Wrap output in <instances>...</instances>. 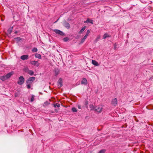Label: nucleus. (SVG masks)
Returning <instances> with one entry per match:
<instances>
[{
	"mask_svg": "<svg viewBox=\"0 0 153 153\" xmlns=\"http://www.w3.org/2000/svg\"><path fill=\"white\" fill-rule=\"evenodd\" d=\"M25 80L24 77L22 76H21L19 77L17 83L19 85H22L24 83Z\"/></svg>",
	"mask_w": 153,
	"mask_h": 153,
	"instance_id": "f03ea898",
	"label": "nucleus"
},
{
	"mask_svg": "<svg viewBox=\"0 0 153 153\" xmlns=\"http://www.w3.org/2000/svg\"><path fill=\"white\" fill-rule=\"evenodd\" d=\"M117 102V99L116 98H115L114 99L112 100L111 101V104L114 105V106H116Z\"/></svg>",
	"mask_w": 153,
	"mask_h": 153,
	"instance_id": "6e6552de",
	"label": "nucleus"
},
{
	"mask_svg": "<svg viewBox=\"0 0 153 153\" xmlns=\"http://www.w3.org/2000/svg\"><path fill=\"white\" fill-rule=\"evenodd\" d=\"M54 71L55 74V75L56 76L59 73V70L58 69H55L54 70Z\"/></svg>",
	"mask_w": 153,
	"mask_h": 153,
	"instance_id": "a211bd4d",
	"label": "nucleus"
},
{
	"mask_svg": "<svg viewBox=\"0 0 153 153\" xmlns=\"http://www.w3.org/2000/svg\"><path fill=\"white\" fill-rule=\"evenodd\" d=\"M29 56L28 55H23L20 58L21 59L23 60H26L28 59V58Z\"/></svg>",
	"mask_w": 153,
	"mask_h": 153,
	"instance_id": "1a4fd4ad",
	"label": "nucleus"
},
{
	"mask_svg": "<svg viewBox=\"0 0 153 153\" xmlns=\"http://www.w3.org/2000/svg\"><path fill=\"white\" fill-rule=\"evenodd\" d=\"M58 84V87L59 88H60L61 87H62V79L61 78H60L57 82Z\"/></svg>",
	"mask_w": 153,
	"mask_h": 153,
	"instance_id": "423d86ee",
	"label": "nucleus"
},
{
	"mask_svg": "<svg viewBox=\"0 0 153 153\" xmlns=\"http://www.w3.org/2000/svg\"><path fill=\"white\" fill-rule=\"evenodd\" d=\"M13 74V73L12 72H10L7 74L5 76L7 78V79L9 78Z\"/></svg>",
	"mask_w": 153,
	"mask_h": 153,
	"instance_id": "ddd939ff",
	"label": "nucleus"
},
{
	"mask_svg": "<svg viewBox=\"0 0 153 153\" xmlns=\"http://www.w3.org/2000/svg\"><path fill=\"white\" fill-rule=\"evenodd\" d=\"M116 45H115L114 46V49L115 50H116Z\"/></svg>",
	"mask_w": 153,
	"mask_h": 153,
	"instance_id": "58836bf2",
	"label": "nucleus"
},
{
	"mask_svg": "<svg viewBox=\"0 0 153 153\" xmlns=\"http://www.w3.org/2000/svg\"><path fill=\"white\" fill-rule=\"evenodd\" d=\"M86 28V26H84L82 27V28L80 30L79 32V33L80 34L82 33L84 30Z\"/></svg>",
	"mask_w": 153,
	"mask_h": 153,
	"instance_id": "412c9836",
	"label": "nucleus"
},
{
	"mask_svg": "<svg viewBox=\"0 0 153 153\" xmlns=\"http://www.w3.org/2000/svg\"><path fill=\"white\" fill-rule=\"evenodd\" d=\"M92 63L94 65L96 66H98L99 65L98 63L95 60H92Z\"/></svg>",
	"mask_w": 153,
	"mask_h": 153,
	"instance_id": "f8f14e48",
	"label": "nucleus"
},
{
	"mask_svg": "<svg viewBox=\"0 0 153 153\" xmlns=\"http://www.w3.org/2000/svg\"><path fill=\"white\" fill-rule=\"evenodd\" d=\"M72 111L73 112H77V110L75 107H73L72 108Z\"/></svg>",
	"mask_w": 153,
	"mask_h": 153,
	"instance_id": "cd10ccee",
	"label": "nucleus"
},
{
	"mask_svg": "<svg viewBox=\"0 0 153 153\" xmlns=\"http://www.w3.org/2000/svg\"><path fill=\"white\" fill-rule=\"evenodd\" d=\"M93 20L90 19L89 18H88L87 19V20L86 21H84V22L85 23H91V24H93Z\"/></svg>",
	"mask_w": 153,
	"mask_h": 153,
	"instance_id": "9b49d317",
	"label": "nucleus"
},
{
	"mask_svg": "<svg viewBox=\"0 0 153 153\" xmlns=\"http://www.w3.org/2000/svg\"><path fill=\"white\" fill-rule=\"evenodd\" d=\"M69 40V38L68 37H65L63 39V40L65 42H66L67 41H68Z\"/></svg>",
	"mask_w": 153,
	"mask_h": 153,
	"instance_id": "a878e982",
	"label": "nucleus"
},
{
	"mask_svg": "<svg viewBox=\"0 0 153 153\" xmlns=\"http://www.w3.org/2000/svg\"><path fill=\"white\" fill-rule=\"evenodd\" d=\"M26 84V86H27V89H29L30 88L31 84Z\"/></svg>",
	"mask_w": 153,
	"mask_h": 153,
	"instance_id": "c85d7f7f",
	"label": "nucleus"
},
{
	"mask_svg": "<svg viewBox=\"0 0 153 153\" xmlns=\"http://www.w3.org/2000/svg\"><path fill=\"white\" fill-rule=\"evenodd\" d=\"M88 104V101H86L85 102V105H87Z\"/></svg>",
	"mask_w": 153,
	"mask_h": 153,
	"instance_id": "f704fd0d",
	"label": "nucleus"
},
{
	"mask_svg": "<svg viewBox=\"0 0 153 153\" xmlns=\"http://www.w3.org/2000/svg\"><path fill=\"white\" fill-rule=\"evenodd\" d=\"M50 104V103L48 101H46L44 103V104L43 105L44 107H45L46 106L49 105Z\"/></svg>",
	"mask_w": 153,
	"mask_h": 153,
	"instance_id": "393cba45",
	"label": "nucleus"
},
{
	"mask_svg": "<svg viewBox=\"0 0 153 153\" xmlns=\"http://www.w3.org/2000/svg\"><path fill=\"white\" fill-rule=\"evenodd\" d=\"M35 57L36 58H38L39 59H41V56L40 54H38L37 53H36L35 54Z\"/></svg>",
	"mask_w": 153,
	"mask_h": 153,
	"instance_id": "f3484780",
	"label": "nucleus"
},
{
	"mask_svg": "<svg viewBox=\"0 0 153 153\" xmlns=\"http://www.w3.org/2000/svg\"><path fill=\"white\" fill-rule=\"evenodd\" d=\"M60 106V105L59 104H58L57 105V106L58 107H59Z\"/></svg>",
	"mask_w": 153,
	"mask_h": 153,
	"instance_id": "c9c22d12",
	"label": "nucleus"
},
{
	"mask_svg": "<svg viewBox=\"0 0 153 153\" xmlns=\"http://www.w3.org/2000/svg\"><path fill=\"white\" fill-rule=\"evenodd\" d=\"M89 107L91 109V110L95 111V107L93 104H90L89 105Z\"/></svg>",
	"mask_w": 153,
	"mask_h": 153,
	"instance_id": "4468645a",
	"label": "nucleus"
},
{
	"mask_svg": "<svg viewBox=\"0 0 153 153\" xmlns=\"http://www.w3.org/2000/svg\"><path fill=\"white\" fill-rule=\"evenodd\" d=\"M13 27H10L8 29V30H7V32L9 34H11V33L12 31V30H13Z\"/></svg>",
	"mask_w": 153,
	"mask_h": 153,
	"instance_id": "2eb2a0df",
	"label": "nucleus"
},
{
	"mask_svg": "<svg viewBox=\"0 0 153 153\" xmlns=\"http://www.w3.org/2000/svg\"><path fill=\"white\" fill-rule=\"evenodd\" d=\"M19 94L18 93L16 92V93L15 94V97H19Z\"/></svg>",
	"mask_w": 153,
	"mask_h": 153,
	"instance_id": "473e14b6",
	"label": "nucleus"
},
{
	"mask_svg": "<svg viewBox=\"0 0 153 153\" xmlns=\"http://www.w3.org/2000/svg\"><path fill=\"white\" fill-rule=\"evenodd\" d=\"M30 63L32 65L38 67L39 65V63L37 61H32L30 62Z\"/></svg>",
	"mask_w": 153,
	"mask_h": 153,
	"instance_id": "7ed1b4c3",
	"label": "nucleus"
},
{
	"mask_svg": "<svg viewBox=\"0 0 153 153\" xmlns=\"http://www.w3.org/2000/svg\"><path fill=\"white\" fill-rule=\"evenodd\" d=\"M57 104H58L57 103H56V104H52V105H53L54 107L55 108L56 107Z\"/></svg>",
	"mask_w": 153,
	"mask_h": 153,
	"instance_id": "72a5a7b5",
	"label": "nucleus"
},
{
	"mask_svg": "<svg viewBox=\"0 0 153 153\" xmlns=\"http://www.w3.org/2000/svg\"><path fill=\"white\" fill-rule=\"evenodd\" d=\"M34 96L33 95H32V97L30 99V101L31 102H33L34 100Z\"/></svg>",
	"mask_w": 153,
	"mask_h": 153,
	"instance_id": "2f4dec72",
	"label": "nucleus"
},
{
	"mask_svg": "<svg viewBox=\"0 0 153 153\" xmlns=\"http://www.w3.org/2000/svg\"><path fill=\"white\" fill-rule=\"evenodd\" d=\"M95 111H96L98 113H100L102 109V108L100 106H95Z\"/></svg>",
	"mask_w": 153,
	"mask_h": 153,
	"instance_id": "20e7f679",
	"label": "nucleus"
},
{
	"mask_svg": "<svg viewBox=\"0 0 153 153\" xmlns=\"http://www.w3.org/2000/svg\"><path fill=\"white\" fill-rule=\"evenodd\" d=\"M81 83L82 84L86 85L87 84V81L86 79L85 78H83L81 81Z\"/></svg>",
	"mask_w": 153,
	"mask_h": 153,
	"instance_id": "9d476101",
	"label": "nucleus"
},
{
	"mask_svg": "<svg viewBox=\"0 0 153 153\" xmlns=\"http://www.w3.org/2000/svg\"><path fill=\"white\" fill-rule=\"evenodd\" d=\"M78 108H79V109L81 108V106L80 105H78Z\"/></svg>",
	"mask_w": 153,
	"mask_h": 153,
	"instance_id": "e433bc0d",
	"label": "nucleus"
},
{
	"mask_svg": "<svg viewBox=\"0 0 153 153\" xmlns=\"http://www.w3.org/2000/svg\"><path fill=\"white\" fill-rule=\"evenodd\" d=\"M14 33L15 34H17L18 33V32L17 31H16Z\"/></svg>",
	"mask_w": 153,
	"mask_h": 153,
	"instance_id": "4c0bfd02",
	"label": "nucleus"
},
{
	"mask_svg": "<svg viewBox=\"0 0 153 153\" xmlns=\"http://www.w3.org/2000/svg\"><path fill=\"white\" fill-rule=\"evenodd\" d=\"M110 37L111 36L110 35L108 34L107 33H105L104 34V35H103V39H105L107 37Z\"/></svg>",
	"mask_w": 153,
	"mask_h": 153,
	"instance_id": "6ab92c4d",
	"label": "nucleus"
},
{
	"mask_svg": "<svg viewBox=\"0 0 153 153\" xmlns=\"http://www.w3.org/2000/svg\"><path fill=\"white\" fill-rule=\"evenodd\" d=\"M36 78L35 77H31L29 78L26 81V84H31L32 82L35 80Z\"/></svg>",
	"mask_w": 153,
	"mask_h": 153,
	"instance_id": "f257e3e1",
	"label": "nucleus"
},
{
	"mask_svg": "<svg viewBox=\"0 0 153 153\" xmlns=\"http://www.w3.org/2000/svg\"><path fill=\"white\" fill-rule=\"evenodd\" d=\"M106 151V150L105 149H102L100 150L99 153H105Z\"/></svg>",
	"mask_w": 153,
	"mask_h": 153,
	"instance_id": "bb28decb",
	"label": "nucleus"
},
{
	"mask_svg": "<svg viewBox=\"0 0 153 153\" xmlns=\"http://www.w3.org/2000/svg\"><path fill=\"white\" fill-rule=\"evenodd\" d=\"M0 79L4 81L7 79V78H6L5 76H0Z\"/></svg>",
	"mask_w": 153,
	"mask_h": 153,
	"instance_id": "dca6fc26",
	"label": "nucleus"
},
{
	"mask_svg": "<svg viewBox=\"0 0 153 153\" xmlns=\"http://www.w3.org/2000/svg\"><path fill=\"white\" fill-rule=\"evenodd\" d=\"M38 49L36 48H33L32 50V51L33 53L36 52L37 51Z\"/></svg>",
	"mask_w": 153,
	"mask_h": 153,
	"instance_id": "5701e85b",
	"label": "nucleus"
},
{
	"mask_svg": "<svg viewBox=\"0 0 153 153\" xmlns=\"http://www.w3.org/2000/svg\"><path fill=\"white\" fill-rule=\"evenodd\" d=\"M15 39L17 41H19L22 40V38L20 37H17L15 38Z\"/></svg>",
	"mask_w": 153,
	"mask_h": 153,
	"instance_id": "c756f323",
	"label": "nucleus"
},
{
	"mask_svg": "<svg viewBox=\"0 0 153 153\" xmlns=\"http://www.w3.org/2000/svg\"><path fill=\"white\" fill-rule=\"evenodd\" d=\"M27 74L30 75H33L34 74V72L31 70H29Z\"/></svg>",
	"mask_w": 153,
	"mask_h": 153,
	"instance_id": "b1692460",
	"label": "nucleus"
},
{
	"mask_svg": "<svg viewBox=\"0 0 153 153\" xmlns=\"http://www.w3.org/2000/svg\"><path fill=\"white\" fill-rule=\"evenodd\" d=\"M87 36H84L82 38V39H81V43H83L84 41H85V39L86 38Z\"/></svg>",
	"mask_w": 153,
	"mask_h": 153,
	"instance_id": "aec40b11",
	"label": "nucleus"
},
{
	"mask_svg": "<svg viewBox=\"0 0 153 153\" xmlns=\"http://www.w3.org/2000/svg\"><path fill=\"white\" fill-rule=\"evenodd\" d=\"M53 31L57 34L60 35L61 36H62L64 35V33L62 31L59 30L54 29L53 30Z\"/></svg>",
	"mask_w": 153,
	"mask_h": 153,
	"instance_id": "39448f33",
	"label": "nucleus"
},
{
	"mask_svg": "<svg viewBox=\"0 0 153 153\" xmlns=\"http://www.w3.org/2000/svg\"><path fill=\"white\" fill-rule=\"evenodd\" d=\"M23 70L25 72L27 73L30 70L27 67H25L23 69Z\"/></svg>",
	"mask_w": 153,
	"mask_h": 153,
	"instance_id": "4be33fe9",
	"label": "nucleus"
},
{
	"mask_svg": "<svg viewBox=\"0 0 153 153\" xmlns=\"http://www.w3.org/2000/svg\"><path fill=\"white\" fill-rule=\"evenodd\" d=\"M63 26L66 27L67 29H69L70 28L69 24L68 22L65 21L63 23Z\"/></svg>",
	"mask_w": 153,
	"mask_h": 153,
	"instance_id": "0eeeda50",
	"label": "nucleus"
},
{
	"mask_svg": "<svg viewBox=\"0 0 153 153\" xmlns=\"http://www.w3.org/2000/svg\"><path fill=\"white\" fill-rule=\"evenodd\" d=\"M90 33V31L89 30H87L86 33V34L85 35V36H88L89 34Z\"/></svg>",
	"mask_w": 153,
	"mask_h": 153,
	"instance_id": "7c9ffc66",
	"label": "nucleus"
}]
</instances>
